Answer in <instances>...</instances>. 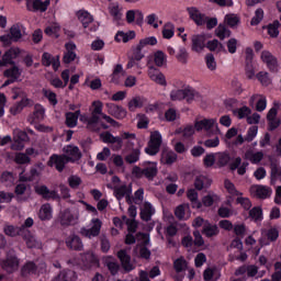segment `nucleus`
Masks as SVG:
<instances>
[{
	"mask_svg": "<svg viewBox=\"0 0 281 281\" xmlns=\"http://www.w3.org/2000/svg\"><path fill=\"white\" fill-rule=\"evenodd\" d=\"M59 223L63 227L76 225L78 223V215L71 213V210L66 209L59 213Z\"/></svg>",
	"mask_w": 281,
	"mask_h": 281,
	"instance_id": "obj_11",
	"label": "nucleus"
},
{
	"mask_svg": "<svg viewBox=\"0 0 281 281\" xmlns=\"http://www.w3.org/2000/svg\"><path fill=\"white\" fill-rule=\"evenodd\" d=\"M225 21L227 22V25H229V27H236V25L240 23V19H238V16L234 14H227L225 16Z\"/></svg>",
	"mask_w": 281,
	"mask_h": 281,
	"instance_id": "obj_63",
	"label": "nucleus"
},
{
	"mask_svg": "<svg viewBox=\"0 0 281 281\" xmlns=\"http://www.w3.org/2000/svg\"><path fill=\"white\" fill-rule=\"evenodd\" d=\"M42 120H45V108L41 104H35L33 117H30L29 122L32 124L34 122H42Z\"/></svg>",
	"mask_w": 281,
	"mask_h": 281,
	"instance_id": "obj_33",
	"label": "nucleus"
},
{
	"mask_svg": "<svg viewBox=\"0 0 281 281\" xmlns=\"http://www.w3.org/2000/svg\"><path fill=\"white\" fill-rule=\"evenodd\" d=\"M85 269H93L100 267V260L93 252H88L82 258Z\"/></svg>",
	"mask_w": 281,
	"mask_h": 281,
	"instance_id": "obj_24",
	"label": "nucleus"
},
{
	"mask_svg": "<svg viewBox=\"0 0 281 281\" xmlns=\"http://www.w3.org/2000/svg\"><path fill=\"white\" fill-rule=\"evenodd\" d=\"M148 76L153 82H156V85H160L161 87H166V85H168L166 81V76H164L159 69L153 66L148 69Z\"/></svg>",
	"mask_w": 281,
	"mask_h": 281,
	"instance_id": "obj_20",
	"label": "nucleus"
},
{
	"mask_svg": "<svg viewBox=\"0 0 281 281\" xmlns=\"http://www.w3.org/2000/svg\"><path fill=\"white\" fill-rule=\"evenodd\" d=\"M52 204L45 203L40 209L38 218H41L42 221H52Z\"/></svg>",
	"mask_w": 281,
	"mask_h": 281,
	"instance_id": "obj_36",
	"label": "nucleus"
},
{
	"mask_svg": "<svg viewBox=\"0 0 281 281\" xmlns=\"http://www.w3.org/2000/svg\"><path fill=\"white\" fill-rule=\"evenodd\" d=\"M250 218L254 221H262V209L260 206H255L249 211Z\"/></svg>",
	"mask_w": 281,
	"mask_h": 281,
	"instance_id": "obj_60",
	"label": "nucleus"
},
{
	"mask_svg": "<svg viewBox=\"0 0 281 281\" xmlns=\"http://www.w3.org/2000/svg\"><path fill=\"white\" fill-rule=\"evenodd\" d=\"M279 27H280L279 21H274L272 24L268 26V34L269 36H271V38H278V36L280 35Z\"/></svg>",
	"mask_w": 281,
	"mask_h": 281,
	"instance_id": "obj_49",
	"label": "nucleus"
},
{
	"mask_svg": "<svg viewBox=\"0 0 281 281\" xmlns=\"http://www.w3.org/2000/svg\"><path fill=\"white\" fill-rule=\"evenodd\" d=\"M67 164H69V160L67 159V157H65L64 154L61 155H52L49 160H48V166L50 167H55L57 172H63V170H65V166H67Z\"/></svg>",
	"mask_w": 281,
	"mask_h": 281,
	"instance_id": "obj_12",
	"label": "nucleus"
},
{
	"mask_svg": "<svg viewBox=\"0 0 281 281\" xmlns=\"http://www.w3.org/2000/svg\"><path fill=\"white\" fill-rule=\"evenodd\" d=\"M277 181H281V167L278 161L270 162V184L276 186Z\"/></svg>",
	"mask_w": 281,
	"mask_h": 281,
	"instance_id": "obj_23",
	"label": "nucleus"
},
{
	"mask_svg": "<svg viewBox=\"0 0 281 281\" xmlns=\"http://www.w3.org/2000/svg\"><path fill=\"white\" fill-rule=\"evenodd\" d=\"M187 198L191 202L192 207H195L196 210H201V202L199 201V192L194 189H189L187 191Z\"/></svg>",
	"mask_w": 281,
	"mask_h": 281,
	"instance_id": "obj_39",
	"label": "nucleus"
},
{
	"mask_svg": "<svg viewBox=\"0 0 281 281\" xmlns=\"http://www.w3.org/2000/svg\"><path fill=\"white\" fill-rule=\"evenodd\" d=\"M108 188L113 190L115 199L117 201H122L124 196L127 194H133V189L128 188L126 184H121V186H114L112 187L111 184H108Z\"/></svg>",
	"mask_w": 281,
	"mask_h": 281,
	"instance_id": "obj_18",
	"label": "nucleus"
},
{
	"mask_svg": "<svg viewBox=\"0 0 281 281\" xmlns=\"http://www.w3.org/2000/svg\"><path fill=\"white\" fill-rule=\"evenodd\" d=\"M189 57L190 55L188 54V49H186V47H181L176 55L177 60L181 63V65H188Z\"/></svg>",
	"mask_w": 281,
	"mask_h": 281,
	"instance_id": "obj_51",
	"label": "nucleus"
},
{
	"mask_svg": "<svg viewBox=\"0 0 281 281\" xmlns=\"http://www.w3.org/2000/svg\"><path fill=\"white\" fill-rule=\"evenodd\" d=\"M256 135H258V126L252 125L248 128L247 134L245 136V142H254L256 139Z\"/></svg>",
	"mask_w": 281,
	"mask_h": 281,
	"instance_id": "obj_57",
	"label": "nucleus"
},
{
	"mask_svg": "<svg viewBox=\"0 0 281 281\" xmlns=\"http://www.w3.org/2000/svg\"><path fill=\"white\" fill-rule=\"evenodd\" d=\"M206 67L210 71H216V59L213 54H207L205 56Z\"/></svg>",
	"mask_w": 281,
	"mask_h": 281,
	"instance_id": "obj_61",
	"label": "nucleus"
},
{
	"mask_svg": "<svg viewBox=\"0 0 281 281\" xmlns=\"http://www.w3.org/2000/svg\"><path fill=\"white\" fill-rule=\"evenodd\" d=\"M212 186V179L206 176H198L194 180L195 190H205V188H210Z\"/></svg>",
	"mask_w": 281,
	"mask_h": 281,
	"instance_id": "obj_34",
	"label": "nucleus"
},
{
	"mask_svg": "<svg viewBox=\"0 0 281 281\" xmlns=\"http://www.w3.org/2000/svg\"><path fill=\"white\" fill-rule=\"evenodd\" d=\"M235 115L237 114L239 120H243L245 117H249V115H251V109H249L248 106H243L238 110H234L233 112Z\"/></svg>",
	"mask_w": 281,
	"mask_h": 281,
	"instance_id": "obj_59",
	"label": "nucleus"
},
{
	"mask_svg": "<svg viewBox=\"0 0 281 281\" xmlns=\"http://www.w3.org/2000/svg\"><path fill=\"white\" fill-rule=\"evenodd\" d=\"M13 149L23 150L25 148V142H30V136H27V132L15 128L13 131Z\"/></svg>",
	"mask_w": 281,
	"mask_h": 281,
	"instance_id": "obj_6",
	"label": "nucleus"
},
{
	"mask_svg": "<svg viewBox=\"0 0 281 281\" xmlns=\"http://www.w3.org/2000/svg\"><path fill=\"white\" fill-rule=\"evenodd\" d=\"M20 52L18 48H10L7 50L2 59L0 60V67H8V65H14V59L18 58Z\"/></svg>",
	"mask_w": 281,
	"mask_h": 281,
	"instance_id": "obj_17",
	"label": "nucleus"
},
{
	"mask_svg": "<svg viewBox=\"0 0 281 281\" xmlns=\"http://www.w3.org/2000/svg\"><path fill=\"white\" fill-rule=\"evenodd\" d=\"M100 139L103 142V144H115L114 146H112V150H120L123 146L122 137L113 136L111 132L101 133Z\"/></svg>",
	"mask_w": 281,
	"mask_h": 281,
	"instance_id": "obj_10",
	"label": "nucleus"
},
{
	"mask_svg": "<svg viewBox=\"0 0 281 281\" xmlns=\"http://www.w3.org/2000/svg\"><path fill=\"white\" fill-rule=\"evenodd\" d=\"M202 234L206 236V238H214V236H218L220 234L218 226L206 221L203 225Z\"/></svg>",
	"mask_w": 281,
	"mask_h": 281,
	"instance_id": "obj_29",
	"label": "nucleus"
},
{
	"mask_svg": "<svg viewBox=\"0 0 281 281\" xmlns=\"http://www.w3.org/2000/svg\"><path fill=\"white\" fill-rule=\"evenodd\" d=\"M153 214H155V207L149 202H145L144 206L140 209V218L148 223L153 218Z\"/></svg>",
	"mask_w": 281,
	"mask_h": 281,
	"instance_id": "obj_31",
	"label": "nucleus"
},
{
	"mask_svg": "<svg viewBox=\"0 0 281 281\" xmlns=\"http://www.w3.org/2000/svg\"><path fill=\"white\" fill-rule=\"evenodd\" d=\"M78 276L74 270H63L58 276H56L52 281H76Z\"/></svg>",
	"mask_w": 281,
	"mask_h": 281,
	"instance_id": "obj_32",
	"label": "nucleus"
},
{
	"mask_svg": "<svg viewBox=\"0 0 281 281\" xmlns=\"http://www.w3.org/2000/svg\"><path fill=\"white\" fill-rule=\"evenodd\" d=\"M191 41V49L201 53L202 49H205V41H207V37L205 35H193Z\"/></svg>",
	"mask_w": 281,
	"mask_h": 281,
	"instance_id": "obj_25",
	"label": "nucleus"
},
{
	"mask_svg": "<svg viewBox=\"0 0 281 281\" xmlns=\"http://www.w3.org/2000/svg\"><path fill=\"white\" fill-rule=\"evenodd\" d=\"M4 76L7 78H11L12 80H19V78H21V71L19 70V67L16 66H13L12 68L10 69H7L4 71Z\"/></svg>",
	"mask_w": 281,
	"mask_h": 281,
	"instance_id": "obj_48",
	"label": "nucleus"
},
{
	"mask_svg": "<svg viewBox=\"0 0 281 281\" xmlns=\"http://www.w3.org/2000/svg\"><path fill=\"white\" fill-rule=\"evenodd\" d=\"M124 72V68L121 64H117L111 75V82L117 85L120 82V75Z\"/></svg>",
	"mask_w": 281,
	"mask_h": 281,
	"instance_id": "obj_53",
	"label": "nucleus"
},
{
	"mask_svg": "<svg viewBox=\"0 0 281 281\" xmlns=\"http://www.w3.org/2000/svg\"><path fill=\"white\" fill-rule=\"evenodd\" d=\"M79 120L86 124V128L91 131V133H100V125L98 123H94L92 126L89 125L91 124V116L89 117L87 115H80Z\"/></svg>",
	"mask_w": 281,
	"mask_h": 281,
	"instance_id": "obj_46",
	"label": "nucleus"
},
{
	"mask_svg": "<svg viewBox=\"0 0 281 281\" xmlns=\"http://www.w3.org/2000/svg\"><path fill=\"white\" fill-rule=\"evenodd\" d=\"M37 271L38 267H36V263L29 261L21 268V277L27 278L30 276H36Z\"/></svg>",
	"mask_w": 281,
	"mask_h": 281,
	"instance_id": "obj_30",
	"label": "nucleus"
},
{
	"mask_svg": "<svg viewBox=\"0 0 281 281\" xmlns=\"http://www.w3.org/2000/svg\"><path fill=\"white\" fill-rule=\"evenodd\" d=\"M1 267L7 273H14L19 269V258L14 255V250H9L7 259L2 261Z\"/></svg>",
	"mask_w": 281,
	"mask_h": 281,
	"instance_id": "obj_4",
	"label": "nucleus"
},
{
	"mask_svg": "<svg viewBox=\"0 0 281 281\" xmlns=\"http://www.w3.org/2000/svg\"><path fill=\"white\" fill-rule=\"evenodd\" d=\"M35 193L38 194L40 196L44 198L45 201H60V195L58 194V191L56 190H49L47 186H36L34 188Z\"/></svg>",
	"mask_w": 281,
	"mask_h": 281,
	"instance_id": "obj_9",
	"label": "nucleus"
},
{
	"mask_svg": "<svg viewBox=\"0 0 281 281\" xmlns=\"http://www.w3.org/2000/svg\"><path fill=\"white\" fill-rule=\"evenodd\" d=\"M260 58L262 63L267 64V67L270 69V71H273L274 74L278 71V58H276L271 52L263 50Z\"/></svg>",
	"mask_w": 281,
	"mask_h": 281,
	"instance_id": "obj_13",
	"label": "nucleus"
},
{
	"mask_svg": "<svg viewBox=\"0 0 281 281\" xmlns=\"http://www.w3.org/2000/svg\"><path fill=\"white\" fill-rule=\"evenodd\" d=\"M108 10L111 16H113L114 21H122V8H120V3H110Z\"/></svg>",
	"mask_w": 281,
	"mask_h": 281,
	"instance_id": "obj_40",
	"label": "nucleus"
},
{
	"mask_svg": "<svg viewBox=\"0 0 281 281\" xmlns=\"http://www.w3.org/2000/svg\"><path fill=\"white\" fill-rule=\"evenodd\" d=\"M154 63L157 67H164L167 63L166 54L161 50L156 52L154 55Z\"/></svg>",
	"mask_w": 281,
	"mask_h": 281,
	"instance_id": "obj_50",
	"label": "nucleus"
},
{
	"mask_svg": "<svg viewBox=\"0 0 281 281\" xmlns=\"http://www.w3.org/2000/svg\"><path fill=\"white\" fill-rule=\"evenodd\" d=\"M77 18L79 19L80 23H82L83 27H89V24L93 23V15L88 11L80 10L77 12Z\"/></svg>",
	"mask_w": 281,
	"mask_h": 281,
	"instance_id": "obj_35",
	"label": "nucleus"
},
{
	"mask_svg": "<svg viewBox=\"0 0 281 281\" xmlns=\"http://www.w3.org/2000/svg\"><path fill=\"white\" fill-rule=\"evenodd\" d=\"M92 111H91V116H90V124L89 126H92L94 124H99L100 123V115L102 117V115H104V113H102V103L100 101H94L92 103Z\"/></svg>",
	"mask_w": 281,
	"mask_h": 281,
	"instance_id": "obj_21",
	"label": "nucleus"
},
{
	"mask_svg": "<svg viewBox=\"0 0 281 281\" xmlns=\"http://www.w3.org/2000/svg\"><path fill=\"white\" fill-rule=\"evenodd\" d=\"M10 34L12 41H20V38H22L23 36V34L21 33V26H19V24H14L13 26H11Z\"/></svg>",
	"mask_w": 281,
	"mask_h": 281,
	"instance_id": "obj_56",
	"label": "nucleus"
},
{
	"mask_svg": "<svg viewBox=\"0 0 281 281\" xmlns=\"http://www.w3.org/2000/svg\"><path fill=\"white\" fill-rule=\"evenodd\" d=\"M108 113L116 120H124L126 117V111L124 108L115 103H106Z\"/></svg>",
	"mask_w": 281,
	"mask_h": 281,
	"instance_id": "obj_22",
	"label": "nucleus"
},
{
	"mask_svg": "<svg viewBox=\"0 0 281 281\" xmlns=\"http://www.w3.org/2000/svg\"><path fill=\"white\" fill-rule=\"evenodd\" d=\"M170 100H172V102L186 100V89L171 90Z\"/></svg>",
	"mask_w": 281,
	"mask_h": 281,
	"instance_id": "obj_47",
	"label": "nucleus"
},
{
	"mask_svg": "<svg viewBox=\"0 0 281 281\" xmlns=\"http://www.w3.org/2000/svg\"><path fill=\"white\" fill-rule=\"evenodd\" d=\"M190 19L194 21L198 25H205L207 30H214L215 25H218V20L216 18H207L205 14L201 13L195 7L188 8Z\"/></svg>",
	"mask_w": 281,
	"mask_h": 281,
	"instance_id": "obj_1",
	"label": "nucleus"
},
{
	"mask_svg": "<svg viewBox=\"0 0 281 281\" xmlns=\"http://www.w3.org/2000/svg\"><path fill=\"white\" fill-rule=\"evenodd\" d=\"M184 100H187L188 104H192V102H201V100H203V95L192 88H186Z\"/></svg>",
	"mask_w": 281,
	"mask_h": 281,
	"instance_id": "obj_27",
	"label": "nucleus"
},
{
	"mask_svg": "<svg viewBox=\"0 0 281 281\" xmlns=\"http://www.w3.org/2000/svg\"><path fill=\"white\" fill-rule=\"evenodd\" d=\"M63 153L69 164H75V161L82 159V151H80V148L76 145H66L63 148Z\"/></svg>",
	"mask_w": 281,
	"mask_h": 281,
	"instance_id": "obj_5",
	"label": "nucleus"
},
{
	"mask_svg": "<svg viewBox=\"0 0 281 281\" xmlns=\"http://www.w3.org/2000/svg\"><path fill=\"white\" fill-rule=\"evenodd\" d=\"M49 0H45L44 2L41 0H29L26 2V8L30 12H46L47 8H49Z\"/></svg>",
	"mask_w": 281,
	"mask_h": 281,
	"instance_id": "obj_14",
	"label": "nucleus"
},
{
	"mask_svg": "<svg viewBox=\"0 0 281 281\" xmlns=\"http://www.w3.org/2000/svg\"><path fill=\"white\" fill-rule=\"evenodd\" d=\"M245 158L252 164H260L262 159H265V153L262 151L254 153V150H247L245 153Z\"/></svg>",
	"mask_w": 281,
	"mask_h": 281,
	"instance_id": "obj_37",
	"label": "nucleus"
},
{
	"mask_svg": "<svg viewBox=\"0 0 281 281\" xmlns=\"http://www.w3.org/2000/svg\"><path fill=\"white\" fill-rule=\"evenodd\" d=\"M206 47L207 49H210V52H216L217 54H221V52H223L224 54H227V49H225V45L218 42V40L209 41L206 43Z\"/></svg>",
	"mask_w": 281,
	"mask_h": 281,
	"instance_id": "obj_38",
	"label": "nucleus"
},
{
	"mask_svg": "<svg viewBox=\"0 0 281 281\" xmlns=\"http://www.w3.org/2000/svg\"><path fill=\"white\" fill-rule=\"evenodd\" d=\"M250 192L257 196V199H269L271 196L272 190L269 187L262 184H255L250 187Z\"/></svg>",
	"mask_w": 281,
	"mask_h": 281,
	"instance_id": "obj_16",
	"label": "nucleus"
},
{
	"mask_svg": "<svg viewBox=\"0 0 281 281\" xmlns=\"http://www.w3.org/2000/svg\"><path fill=\"white\" fill-rule=\"evenodd\" d=\"M231 160H232V156H229V153L227 151L217 153L215 155V161L217 166H220L221 168L227 166Z\"/></svg>",
	"mask_w": 281,
	"mask_h": 281,
	"instance_id": "obj_41",
	"label": "nucleus"
},
{
	"mask_svg": "<svg viewBox=\"0 0 281 281\" xmlns=\"http://www.w3.org/2000/svg\"><path fill=\"white\" fill-rule=\"evenodd\" d=\"M262 19H265V11L259 8L255 11V16H252L250 25H260Z\"/></svg>",
	"mask_w": 281,
	"mask_h": 281,
	"instance_id": "obj_54",
	"label": "nucleus"
},
{
	"mask_svg": "<svg viewBox=\"0 0 281 281\" xmlns=\"http://www.w3.org/2000/svg\"><path fill=\"white\" fill-rule=\"evenodd\" d=\"M66 245L69 249H74L75 251H82L85 245H82V239L78 237V235H70L66 239Z\"/></svg>",
	"mask_w": 281,
	"mask_h": 281,
	"instance_id": "obj_26",
	"label": "nucleus"
},
{
	"mask_svg": "<svg viewBox=\"0 0 281 281\" xmlns=\"http://www.w3.org/2000/svg\"><path fill=\"white\" fill-rule=\"evenodd\" d=\"M23 238L26 243V247H29V249H33V247H36L37 241L36 238L34 236H32V234H30L29 231H25L23 233Z\"/></svg>",
	"mask_w": 281,
	"mask_h": 281,
	"instance_id": "obj_52",
	"label": "nucleus"
},
{
	"mask_svg": "<svg viewBox=\"0 0 281 281\" xmlns=\"http://www.w3.org/2000/svg\"><path fill=\"white\" fill-rule=\"evenodd\" d=\"M215 34L220 41H225V38H229L232 36V31H229L225 24H220L215 30Z\"/></svg>",
	"mask_w": 281,
	"mask_h": 281,
	"instance_id": "obj_43",
	"label": "nucleus"
},
{
	"mask_svg": "<svg viewBox=\"0 0 281 281\" xmlns=\"http://www.w3.org/2000/svg\"><path fill=\"white\" fill-rule=\"evenodd\" d=\"M216 128L217 133H221V130H218V124L216 123V119H204L202 121H198L194 124V128L198 131H212V128Z\"/></svg>",
	"mask_w": 281,
	"mask_h": 281,
	"instance_id": "obj_15",
	"label": "nucleus"
},
{
	"mask_svg": "<svg viewBox=\"0 0 281 281\" xmlns=\"http://www.w3.org/2000/svg\"><path fill=\"white\" fill-rule=\"evenodd\" d=\"M66 121L65 124L68 128H76L78 126V119L80 117V110L75 112H67L65 114Z\"/></svg>",
	"mask_w": 281,
	"mask_h": 281,
	"instance_id": "obj_28",
	"label": "nucleus"
},
{
	"mask_svg": "<svg viewBox=\"0 0 281 281\" xmlns=\"http://www.w3.org/2000/svg\"><path fill=\"white\" fill-rule=\"evenodd\" d=\"M160 161H161V164L171 166V164H175V161H177V154L175 151L165 150L161 154Z\"/></svg>",
	"mask_w": 281,
	"mask_h": 281,
	"instance_id": "obj_44",
	"label": "nucleus"
},
{
	"mask_svg": "<svg viewBox=\"0 0 281 281\" xmlns=\"http://www.w3.org/2000/svg\"><path fill=\"white\" fill-rule=\"evenodd\" d=\"M14 161L20 165L30 164V157L27 154L20 153L15 155Z\"/></svg>",
	"mask_w": 281,
	"mask_h": 281,
	"instance_id": "obj_64",
	"label": "nucleus"
},
{
	"mask_svg": "<svg viewBox=\"0 0 281 281\" xmlns=\"http://www.w3.org/2000/svg\"><path fill=\"white\" fill-rule=\"evenodd\" d=\"M173 267H175V270L177 271V273H181V271H183V269H186V267H188V263H187L186 259L178 258L173 262Z\"/></svg>",
	"mask_w": 281,
	"mask_h": 281,
	"instance_id": "obj_62",
	"label": "nucleus"
},
{
	"mask_svg": "<svg viewBox=\"0 0 281 281\" xmlns=\"http://www.w3.org/2000/svg\"><path fill=\"white\" fill-rule=\"evenodd\" d=\"M190 210V204H180L175 210V216L178 221H186L189 216H186V212Z\"/></svg>",
	"mask_w": 281,
	"mask_h": 281,
	"instance_id": "obj_45",
	"label": "nucleus"
},
{
	"mask_svg": "<svg viewBox=\"0 0 281 281\" xmlns=\"http://www.w3.org/2000/svg\"><path fill=\"white\" fill-rule=\"evenodd\" d=\"M139 149H134L125 157L126 164H137V161H139Z\"/></svg>",
	"mask_w": 281,
	"mask_h": 281,
	"instance_id": "obj_55",
	"label": "nucleus"
},
{
	"mask_svg": "<svg viewBox=\"0 0 281 281\" xmlns=\"http://www.w3.org/2000/svg\"><path fill=\"white\" fill-rule=\"evenodd\" d=\"M162 36L164 38H172L175 36V25L172 23L165 24Z\"/></svg>",
	"mask_w": 281,
	"mask_h": 281,
	"instance_id": "obj_58",
	"label": "nucleus"
},
{
	"mask_svg": "<svg viewBox=\"0 0 281 281\" xmlns=\"http://www.w3.org/2000/svg\"><path fill=\"white\" fill-rule=\"evenodd\" d=\"M132 172L137 179L145 178L147 181H154L155 177H157L159 172V169L157 168V162H148L144 165L143 168L135 166Z\"/></svg>",
	"mask_w": 281,
	"mask_h": 281,
	"instance_id": "obj_2",
	"label": "nucleus"
},
{
	"mask_svg": "<svg viewBox=\"0 0 281 281\" xmlns=\"http://www.w3.org/2000/svg\"><path fill=\"white\" fill-rule=\"evenodd\" d=\"M133 38H135V31H130L127 33L119 31L115 35L116 43H128V41H133Z\"/></svg>",
	"mask_w": 281,
	"mask_h": 281,
	"instance_id": "obj_42",
	"label": "nucleus"
},
{
	"mask_svg": "<svg viewBox=\"0 0 281 281\" xmlns=\"http://www.w3.org/2000/svg\"><path fill=\"white\" fill-rule=\"evenodd\" d=\"M100 229H102V221L93 218L92 226L90 228H81L80 234L85 236V238H95V236H100Z\"/></svg>",
	"mask_w": 281,
	"mask_h": 281,
	"instance_id": "obj_7",
	"label": "nucleus"
},
{
	"mask_svg": "<svg viewBox=\"0 0 281 281\" xmlns=\"http://www.w3.org/2000/svg\"><path fill=\"white\" fill-rule=\"evenodd\" d=\"M159 148H161V134H159V132H154L150 135V140L145 153H147V155L155 156L159 153Z\"/></svg>",
	"mask_w": 281,
	"mask_h": 281,
	"instance_id": "obj_8",
	"label": "nucleus"
},
{
	"mask_svg": "<svg viewBox=\"0 0 281 281\" xmlns=\"http://www.w3.org/2000/svg\"><path fill=\"white\" fill-rule=\"evenodd\" d=\"M13 93H14L13 100H16L18 98H22V100L19 103L14 104L10 109L12 115H16L23 111L24 106H27V104H30V99L25 98L23 90L19 88L13 89Z\"/></svg>",
	"mask_w": 281,
	"mask_h": 281,
	"instance_id": "obj_3",
	"label": "nucleus"
},
{
	"mask_svg": "<svg viewBox=\"0 0 281 281\" xmlns=\"http://www.w3.org/2000/svg\"><path fill=\"white\" fill-rule=\"evenodd\" d=\"M117 258L120 259L122 268L124 269V271H126V273H130V271H133L135 269V265L131 262V256L128 255V252H126V250H120L117 252Z\"/></svg>",
	"mask_w": 281,
	"mask_h": 281,
	"instance_id": "obj_19",
	"label": "nucleus"
}]
</instances>
